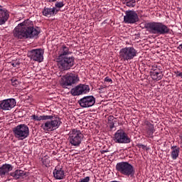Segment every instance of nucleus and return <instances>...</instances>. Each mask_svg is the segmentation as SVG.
<instances>
[{
  "label": "nucleus",
  "mask_w": 182,
  "mask_h": 182,
  "mask_svg": "<svg viewBox=\"0 0 182 182\" xmlns=\"http://www.w3.org/2000/svg\"><path fill=\"white\" fill-rule=\"evenodd\" d=\"M41 33L40 28H33V23L30 20H26L19 23L14 30V36L18 39H32L36 38Z\"/></svg>",
  "instance_id": "f257e3e1"
},
{
  "label": "nucleus",
  "mask_w": 182,
  "mask_h": 182,
  "mask_svg": "<svg viewBox=\"0 0 182 182\" xmlns=\"http://www.w3.org/2000/svg\"><path fill=\"white\" fill-rule=\"evenodd\" d=\"M31 120H35L36 122H41V120H47L44 122L41 127L43 129L46 133L49 132H55V130L59 129L62 124V121L59 117H53L52 115H32L31 116Z\"/></svg>",
  "instance_id": "f03ea898"
},
{
  "label": "nucleus",
  "mask_w": 182,
  "mask_h": 182,
  "mask_svg": "<svg viewBox=\"0 0 182 182\" xmlns=\"http://www.w3.org/2000/svg\"><path fill=\"white\" fill-rule=\"evenodd\" d=\"M146 29L154 35H167L170 32V28L161 22L148 23Z\"/></svg>",
  "instance_id": "7ed1b4c3"
},
{
  "label": "nucleus",
  "mask_w": 182,
  "mask_h": 182,
  "mask_svg": "<svg viewBox=\"0 0 182 182\" xmlns=\"http://www.w3.org/2000/svg\"><path fill=\"white\" fill-rule=\"evenodd\" d=\"M84 137L80 130L73 129L68 134V142L73 147H79L82 144Z\"/></svg>",
  "instance_id": "20e7f679"
},
{
  "label": "nucleus",
  "mask_w": 182,
  "mask_h": 182,
  "mask_svg": "<svg viewBox=\"0 0 182 182\" xmlns=\"http://www.w3.org/2000/svg\"><path fill=\"white\" fill-rule=\"evenodd\" d=\"M116 170L122 176H127V177H133L134 176V167L133 165L127 161H122L117 163L116 165Z\"/></svg>",
  "instance_id": "39448f33"
},
{
  "label": "nucleus",
  "mask_w": 182,
  "mask_h": 182,
  "mask_svg": "<svg viewBox=\"0 0 182 182\" xmlns=\"http://www.w3.org/2000/svg\"><path fill=\"white\" fill-rule=\"evenodd\" d=\"M59 69L61 70H69L75 65V57L68 55L67 57L57 58Z\"/></svg>",
  "instance_id": "423d86ee"
},
{
  "label": "nucleus",
  "mask_w": 182,
  "mask_h": 182,
  "mask_svg": "<svg viewBox=\"0 0 182 182\" xmlns=\"http://www.w3.org/2000/svg\"><path fill=\"white\" fill-rule=\"evenodd\" d=\"M13 133L17 140H25L29 136V127L26 124H19L13 129Z\"/></svg>",
  "instance_id": "0eeeda50"
},
{
  "label": "nucleus",
  "mask_w": 182,
  "mask_h": 182,
  "mask_svg": "<svg viewBox=\"0 0 182 182\" xmlns=\"http://www.w3.org/2000/svg\"><path fill=\"white\" fill-rule=\"evenodd\" d=\"M79 76L75 73H68L61 78L60 85L63 87L68 89V86H73L79 82Z\"/></svg>",
  "instance_id": "6e6552de"
},
{
  "label": "nucleus",
  "mask_w": 182,
  "mask_h": 182,
  "mask_svg": "<svg viewBox=\"0 0 182 182\" xmlns=\"http://www.w3.org/2000/svg\"><path fill=\"white\" fill-rule=\"evenodd\" d=\"M137 56V51L134 47H125L119 50L121 60H132Z\"/></svg>",
  "instance_id": "1a4fd4ad"
},
{
  "label": "nucleus",
  "mask_w": 182,
  "mask_h": 182,
  "mask_svg": "<svg viewBox=\"0 0 182 182\" xmlns=\"http://www.w3.org/2000/svg\"><path fill=\"white\" fill-rule=\"evenodd\" d=\"M113 140L119 144H127L132 141L127 133L123 129H118L115 132Z\"/></svg>",
  "instance_id": "9d476101"
},
{
  "label": "nucleus",
  "mask_w": 182,
  "mask_h": 182,
  "mask_svg": "<svg viewBox=\"0 0 182 182\" xmlns=\"http://www.w3.org/2000/svg\"><path fill=\"white\" fill-rule=\"evenodd\" d=\"M89 92H90V87L86 84H79L70 90V93L73 96L86 95V93H89Z\"/></svg>",
  "instance_id": "9b49d317"
},
{
  "label": "nucleus",
  "mask_w": 182,
  "mask_h": 182,
  "mask_svg": "<svg viewBox=\"0 0 182 182\" xmlns=\"http://www.w3.org/2000/svg\"><path fill=\"white\" fill-rule=\"evenodd\" d=\"M139 15L137 12L133 10H128L125 11V16H124V23H136L139 22Z\"/></svg>",
  "instance_id": "f8f14e48"
},
{
  "label": "nucleus",
  "mask_w": 182,
  "mask_h": 182,
  "mask_svg": "<svg viewBox=\"0 0 182 182\" xmlns=\"http://www.w3.org/2000/svg\"><path fill=\"white\" fill-rule=\"evenodd\" d=\"M16 106V100L9 98L0 102V110L8 112Z\"/></svg>",
  "instance_id": "ddd939ff"
},
{
  "label": "nucleus",
  "mask_w": 182,
  "mask_h": 182,
  "mask_svg": "<svg viewBox=\"0 0 182 182\" xmlns=\"http://www.w3.org/2000/svg\"><path fill=\"white\" fill-rule=\"evenodd\" d=\"M78 103L80 107L87 109L88 107H92V106L95 105V103H96V98L93 97V95L85 96L81 98L78 101Z\"/></svg>",
  "instance_id": "4468645a"
},
{
  "label": "nucleus",
  "mask_w": 182,
  "mask_h": 182,
  "mask_svg": "<svg viewBox=\"0 0 182 182\" xmlns=\"http://www.w3.org/2000/svg\"><path fill=\"white\" fill-rule=\"evenodd\" d=\"M28 58L34 62H43V51L42 49H33L28 53Z\"/></svg>",
  "instance_id": "2eb2a0df"
},
{
  "label": "nucleus",
  "mask_w": 182,
  "mask_h": 182,
  "mask_svg": "<svg viewBox=\"0 0 182 182\" xmlns=\"http://www.w3.org/2000/svg\"><path fill=\"white\" fill-rule=\"evenodd\" d=\"M144 125L145 126V136L150 138L153 137V134H154V132H156L154 124H151L149 120H145Z\"/></svg>",
  "instance_id": "dca6fc26"
},
{
  "label": "nucleus",
  "mask_w": 182,
  "mask_h": 182,
  "mask_svg": "<svg viewBox=\"0 0 182 182\" xmlns=\"http://www.w3.org/2000/svg\"><path fill=\"white\" fill-rule=\"evenodd\" d=\"M9 19V11L0 6V26L5 25Z\"/></svg>",
  "instance_id": "f3484780"
},
{
  "label": "nucleus",
  "mask_w": 182,
  "mask_h": 182,
  "mask_svg": "<svg viewBox=\"0 0 182 182\" xmlns=\"http://www.w3.org/2000/svg\"><path fill=\"white\" fill-rule=\"evenodd\" d=\"M14 170V166L9 164H4L1 166H0V176L5 177V176H8L10 171Z\"/></svg>",
  "instance_id": "a211bd4d"
},
{
  "label": "nucleus",
  "mask_w": 182,
  "mask_h": 182,
  "mask_svg": "<svg viewBox=\"0 0 182 182\" xmlns=\"http://www.w3.org/2000/svg\"><path fill=\"white\" fill-rule=\"evenodd\" d=\"M69 55H72V51H70L69 47L66 46V45H63L59 49L58 56L57 58H65L69 56Z\"/></svg>",
  "instance_id": "6ab92c4d"
},
{
  "label": "nucleus",
  "mask_w": 182,
  "mask_h": 182,
  "mask_svg": "<svg viewBox=\"0 0 182 182\" xmlns=\"http://www.w3.org/2000/svg\"><path fill=\"white\" fill-rule=\"evenodd\" d=\"M56 14H58V10H56V7H53V8L45 7L43 10V15L48 18L50 16H53V15H56Z\"/></svg>",
  "instance_id": "aec40b11"
},
{
  "label": "nucleus",
  "mask_w": 182,
  "mask_h": 182,
  "mask_svg": "<svg viewBox=\"0 0 182 182\" xmlns=\"http://www.w3.org/2000/svg\"><path fill=\"white\" fill-rule=\"evenodd\" d=\"M53 177L56 180H63L65 178V171L62 168H55L53 172Z\"/></svg>",
  "instance_id": "412c9836"
},
{
  "label": "nucleus",
  "mask_w": 182,
  "mask_h": 182,
  "mask_svg": "<svg viewBox=\"0 0 182 182\" xmlns=\"http://www.w3.org/2000/svg\"><path fill=\"white\" fill-rule=\"evenodd\" d=\"M151 77L153 80H161V79H163V72H161V70L151 71Z\"/></svg>",
  "instance_id": "4be33fe9"
},
{
  "label": "nucleus",
  "mask_w": 182,
  "mask_h": 182,
  "mask_svg": "<svg viewBox=\"0 0 182 182\" xmlns=\"http://www.w3.org/2000/svg\"><path fill=\"white\" fill-rule=\"evenodd\" d=\"M171 157L172 160H177L178 155L180 154V147L177 146H172L171 147Z\"/></svg>",
  "instance_id": "5701e85b"
},
{
  "label": "nucleus",
  "mask_w": 182,
  "mask_h": 182,
  "mask_svg": "<svg viewBox=\"0 0 182 182\" xmlns=\"http://www.w3.org/2000/svg\"><path fill=\"white\" fill-rule=\"evenodd\" d=\"M10 176L14 177L16 180H18V178H21L24 176H26V173L22 170L17 169L15 171L11 172Z\"/></svg>",
  "instance_id": "b1692460"
},
{
  "label": "nucleus",
  "mask_w": 182,
  "mask_h": 182,
  "mask_svg": "<svg viewBox=\"0 0 182 182\" xmlns=\"http://www.w3.org/2000/svg\"><path fill=\"white\" fill-rule=\"evenodd\" d=\"M126 5L129 8H134L136 6V0H127Z\"/></svg>",
  "instance_id": "393cba45"
},
{
  "label": "nucleus",
  "mask_w": 182,
  "mask_h": 182,
  "mask_svg": "<svg viewBox=\"0 0 182 182\" xmlns=\"http://www.w3.org/2000/svg\"><path fill=\"white\" fill-rule=\"evenodd\" d=\"M42 163L46 167H48L50 164V161L49 160V156H45L42 159Z\"/></svg>",
  "instance_id": "a878e982"
},
{
  "label": "nucleus",
  "mask_w": 182,
  "mask_h": 182,
  "mask_svg": "<svg viewBox=\"0 0 182 182\" xmlns=\"http://www.w3.org/2000/svg\"><path fill=\"white\" fill-rule=\"evenodd\" d=\"M11 82L12 86H14V87H18V85H19V80H18L15 77H13L11 79Z\"/></svg>",
  "instance_id": "bb28decb"
},
{
  "label": "nucleus",
  "mask_w": 182,
  "mask_h": 182,
  "mask_svg": "<svg viewBox=\"0 0 182 182\" xmlns=\"http://www.w3.org/2000/svg\"><path fill=\"white\" fill-rule=\"evenodd\" d=\"M63 6H65V4L63 3V1H56V3L55 4V7L59 8V9H60V8H63Z\"/></svg>",
  "instance_id": "cd10ccee"
},
{
  "label": "nucleus",
  "mask_w": 182,
  "mask_h": 182,
  "mask_svg": "<svg viewBox=\"0 0 182 182\" xmlns=\"http://www.w3.org/2000/svg\"><path fill=\"white\" fill-rule=\"evenodd\" d=\"M90 181V177L89 176H86L85 178H81L79 182H89Z\"/></svg>",
  "instance_id": "c85d7f7f"
},
{
  "label": "nucleus",
  "mask_w": 182,
  "mask_h": 182,
  "mask_svg": "<svg viewBox=\"0 0 182 182\" xmlns=\"http://www.w3.org/2000/svg\"><path fill=\"white\" fill-rule=\"evenodd\" d=\"M110 130H113L114 129V122H108Z\"/></svg>",
  "instance_id": "c756f323"
},
{
  "label": "nucleus",
  "mask_w": 182,
  "mask_h": 182,
  "mask_svg": "<svg viewBox=\"0 0 182 182\" xmlns=\"http://www.w3.org/2000/svg\"><path fill=\"white\" fill-rule=\"evenodd\" d=\"M113 120H114V117L112 115L108 117V123H112V122H114Z\"/></svg>",
  "instance_id": "7c9ffc66"
},
{
  "label": "nucleus",
  "mask_w": 182,
  "mask_h": 182,
  "mask_svg": "<svg viewBox=\"0 0 182 182\" xmlns=\"http://www.w3.org/2000/svg\"><path fill=\"white\" fill-rule=\"evenodd\" d=\"M11 65L13 68H18V66H19V63L14 62V63H11Z\"/></svg>",
  "instance_id": "2f4dec72"
},
{
  "label": "nucleus",
  "mask_w": 182,
  "mask_h": 182,
  "mask_svg": "<svg viewBox=\"0 0 182 182\" xmlns=\"http://www.w3.org/2000/svg\"><path fill=\"white\" fill-rule=\"evenodd\" d=\"M139 149H146V145L143 144H139L138 145Z\"/></svg>",
  "instance_id": "473e14b6"
},
{
  "label": "nucleus",
  "mask_w": 182,
  "mask_h": 182,
  "mask_svg": "<svg viewBox=\"0 0 182 182\" xmlns=\"http://www.w3.org/2000/svg\"><path fill=\"white\" fill-rule=\"evenodd\" d=\"M154 70H160V68H158L157 66L153 65L152 66V72H154Z\"/></svg>",
  "instance_id": "72a5a7b5"
},
{
  "label": "nucleus",
  "mask_w": 182,
  "mask_h": 182,
  "mask_svg": "<svg viewBox=\"0 0 182 182\" xmlns=\"http://www.w3.org/2000/svg\"><path fill=\"white\" fill-rule=\"evenodd\" d=\"M105 82H112V79L109 78V77H106L105 78Z\"/></svg>",
  "instance_id": "f704fd0d"
},
{
  "label": "nucleus",
  "mask_w": 182,
  "mask_h": 182,
  "mask_svg": "<svg viewBox=\"0 0 182 182\" xmlns=\"http://www.w3.org/2000/svg\"><path fill=\"white\" fill-rule=\"evenodd\" d=\"M109 149H106V150H102L101 151V154H105V153H108Z\"/></svg>",
  "instance_id": "c9c22d12"
},
{
  "label": "nucleus",
  "mask_w": 182,
  "mask_h": 182,
  "mask_svg": "<svg viewBox=\"0 0 182 182\" xmlns=\"http://www.w3.org/2000/svg\"><path fill=\"white\" fill-rule=\"evenodd\" d=\"M179 141L182 144V134L179 135Z\"/></svg>",
  "instance_id": "e433bc0d"
},
{
  "label": "nucleus",
  "mask_w": 182,
  "mask_h": 182,
  "mask_svg": "<svg viewBox=\"0 0 182 182\" xmlns=\"http://www.w3.org/2000/svg\"><path fill=\"white\" fill-rule=\"evenodd\" d=\"M176 76H178V77H182V73H177Z\"/></svg>",
  "instance_id": "4c0bfd02"
},
{
  "label": "nucleus",
  "mask_w": 182,
  "mask_h": 182,
  "mask_svg": "<svg viewBox=\"0 0 182 182\" xmlns=\"http://www.w3.org/2000/svg\"><path fill=\"white\" fill-rule=\"evenodd\" d=\"M47 2H56L58 0H46Z\"/></svg>",
  "instance_id": "58836bf2"
}]
</instances>
